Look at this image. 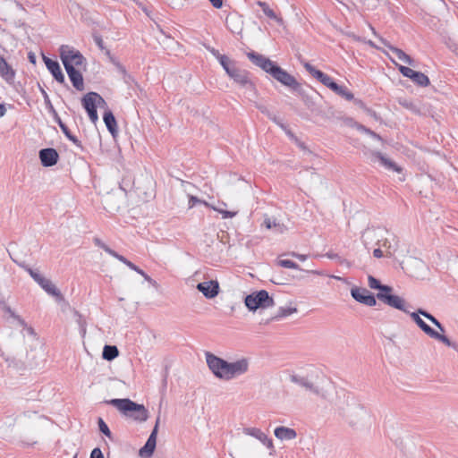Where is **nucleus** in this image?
I'll use <instances>...</instances> for the list:
<instances>
[{
  "instance_id": "1",
  "label": "nucleus",
  "mask_w": 458,
  "mask_h": 458,
  "mask_svg": "<svg viewBox=\"0 0 458 458\" xmlns=\"http://www.w3.org/2000/svg\"><path fill=\"white\" fill-rule=\"evenodd\" d=\"M206 361L216 377L226 381L244 375L250 367L249 360L246 358L229 362L210 352L206 353Z\"/></svg>"
},
{
  "instance_id": "2",
  "label": "nucleus",
  "mask_w": 458,
  "mask_h": 458,
  "mask_svg": "<svg viewBox=\"0 0 458 458\" xmlns=\"http://www.w3.org/2000/svg\"><path fill=\"white\" fill-rule=\"evenodd\" d=\"M410 316L411 319L416 323V325L430 338L435 339L438 342H441L445 345L451 347L454 351L458 352V344L452 342L447 336L443 334L438 333L431 327H429L421 318L423 316L427 319H428L434 326H436L440 332L445 333V329L443 325L432 314L428 312L423 309H418L415 312H411Z\"/></svg>"
},
{
  "instance_id": "3",
  "label": "nucleus",
  "mask_w": 458,
  "mask_h": 458,
  "mask_svg": "<svg viewBox=\"0 0 458 458\" xmlns=\"http://www.w3.org/2000/svg\"><path fill=\"white\" fill-rule=\"evenodd\" d=\"M106 403L115 407L124 416L139 422H144L148 419V411L143 404H139L129 398L111 399Z\"/></svg>"
},
{
  "instance_id": "4",
  "label": "nucleus",
  "mask_w": 458,
  "mask_h": 458,
  "mask_svg": "<svg viewBox=\"0 0 458 458\" xmlns=\"http://www.w3.org/2000/svg\"><path fill=\"white\" fill-rule=\"evenodd\" d=\"M344 417L348 424L354 428H363L370 420L369 411L359 403H348L344 411Z\"/></svg>"
},
{
  "instance_id": "5",
  "label": "nucleus",
  "mask_w": 458,
  "mask_h": 458,
  "mask_svg": "<svg viewBox=\"0 0 458 458\" xmlns=\"http://www.w3.org/2000/svg\"><path fill=\"white\" fill-rule=\"evenodd\" d=\"M241 88L245 89L251 98H256L258 91L247 70L240 68L237 64L226 73Z\"/></svg>"
},
{
  "instance_id": "6",
  "label": "nucleus",
  "mask_w": 458,
  "mask_h": 458,
  "mask_svg": "<svg viewBox=\"0 0 458 458\" xmlns=\"http://www.w3.org/2000/svg\"><path fill=\"white\" fill-rule=\"evenodd\" d=\"M276 81L280 82L282 85L289 88L293 92L299 95L303 94V89L301 84L297 81L294 76L287 72L285 70L281 68L276 63L274 67L268 72Z\"/></svg>"
},
{
  "instance_id": "7",
  "label": "nucleus",
  "mask_w": 458,
  "mask_h": 458,
  "mask_svg": "<svg viewBox=\"0 0 458 458\" xmlns=\"http://www.w3.org/2000/svg\"><path fill=\"white\" fill-rule=\"evenodd\" d=\"M244 304L250 311L258 309H267L275 305L274 299L269 296L267 291L260 290L248 294L244 299Z\"/></svg>"
},
{
  "instance_id": "8",
  "label": "nucleus",
  "mask_w": 458,
  "mask_h": 458,
  "mask_svg": "<svg viewBox=\"0 0 458 458\" xmlns=\"http://www.w3.org/2000/svg\"><path fill=\"white\" fill-rule=\"evenodd\" d=\"M60 57L64 65V62H68L72 67H81L86 64L85 57L80 51L70 48L68 46H62L60 47Z\"/></svg>"
},
{
  "instance_id": "9",
  "label": "nucleus",
  "mask_w": 458,
  "mask_h": 458,
  "mask_svg": "<svg viewBox=\"0 0 458 458\" xmlns=\"http://www.w3.org/2000/svg\"><path fill=\"white\" fill-rule=\"evenodd\" d=\"M391 61L397 66L398 71L403 76L411 79L416 85L420 87H427L430 84L428 77L423 72H417L410 67L398 64L393 59H391Z\"/></svg>"
},
{
  "instance_id": "10",
  "label": "nucleus",
  "mask_w": 458,
  "mask_h": 458,
  "mask_svg": "<svg viewBox=\"0 0 458 458\" xmlns=\"http://www.w3.org/2000/svg\"><path fill=\"white\" fill-rule=\"evenodd\" d=\"M377 298L392 308L402 310L405 313H410L409 310L406 309V302L404 299H403L400 296L394 295L391 293L385 292L377 293Z\"/></svg>"
},
{
  "instance_id": "11",
  "label": "nucleus",
  "mask_w": 458,
  "mask_h": 458,
  "mask_svg": "<svg viewBox=\"0 0 458 458\" xmlns=\"http://www.w3.org/2000/svg\"><path fill=\"white\" fill-rule=\"evenodd\" d=\"M351 295L356 301L369 307L377 304L376 297L366 288L354 286L351 289Z\"/></svg>"
},
{
  "instance_id": "12",
  "label": "nucleus",
  "mask_w": 458,
  "mask_h": 458,
  "mask_svg": "<svg viewBox=\"0 0 458 458\" xmlns=\"http://www.w3.org/2000/svg\"><path fill=\"white\" fill-rule=\"evenodd\" d=\"M159 418H157L154 428L152 429L148 438L145 445L140 449L139 454L142 458H150L156 449L157 445V436L158 432Z\"/></svg>"
},
{
  "instance_id": "13",
  "label": "nucleus",
  "mask_w": 458,
  "mask_h": 458,
  "mask_svg": "<svg viewBox=\"0 0 458 458\" xmlns=\"http://www.w3.org/2000/svg\"><path fill=\"white\" fill-rule=\"evenodd\" d=\"M247 56L253 64L261 68L267 73H268L276 64V62L255 51L248 52Z\"/></svg>"
},
{
  "instance_id": "14",
  "label": "nucleus",
  "mask_w": 458,
  "mask_h": 458,
  "mask_svg": "<svg viewBox=\"0 0 458 458\" xmlns=\"http://www.w3.org/2000/svg\"><path fill=\"white\" fill-rule=\"evenodd\" d=\"M38 157L41 165L45 167H50L57 164L59 160V154L56 149L53 148H42L38 152Z\"/></svg>"
},
{
  "instance_id": "15",
  "label": "nucleus",
  "mask_w": 458,
  "mask_h": 458,
  "mask_svg": "<svg viewBox=\"0 0 458 458\" xmlns=\"http://www.w3.org/2000/svg\"><path fill=\"white\" fill-rule=\"evenodd\" d=\"M64 69L68 74V77L72 84V86L77 90H83L84 89V82H83V76L80 70L74 68L72 66V64H69L68 62H64Z\"/></svg>"
},
{
  "instance_id": "16",
  "label": "nucleus",
  "mask_w": 458,
  "mask_h": 458,
  "mask_svg": "<svg viewBox=\"0 0 458 458\" xmlns=\"http://www.w3.org/2000/svg\"><path fill=\"white\" fill-rule=\"evenodd\" d=\"M106 104L105 99L98 93L93 91L85 94L81 98V105L86 111Z\"/></svg>"
},
{
  "instance_id": "17",
  "label": "nucleus",
  "mask_w": 458,
  "mask_h": 458,
  "mask_svg": "<svg viewBox=\"0 0 458 458\" xmlns=\"http://www.w3.org/2000/svg\"><path fill=\"white\" fill-rule=\"evenodd\" d=\"M243 432L246 435L251 436L259 440L267 449L270 450V454L275 452L273 440L269 438L261 429L257 428H245Z\"/></svg>"
},
{
  "instance_id": "18",
  "label": "nucleus",
  "mask_w": 458,
  "mask_h": 458,
  "mask_svg": "<svg viewBox=\"0 0 458 458\" xmlns=\"http://www.w3.org/2000/svg\"><path fill=\"white\" fill-rule=\"evenodd\" d=\"M43 61L55 80L59 83H64L65 79L59 63L56 60H53L46 55H43Z\"/></svg>"
},
{
  "instance_id": "19",
  "label": "nucleus",
  "mask_w": 458,
  "mask_h": 458,
  "mask_svg": "<svg viewBox=\"0 0 458 458\" xmlns=\"http://www.w3.org/2000/svg\"><path fill=\"white\" fill-rule=\"evenodd\" d=\"M370 161L372 163H375L378 161L381 165H383L386 169L394 171L397 173L402 172V168L395 164L394 161L390 160L389 158L386 157L381 152L379 151H372Z\"/></svg>"
},
{
  "instance_id": "20",
  "label": "nucleus",
  "mask_w": 458,
  "mask_h": 458,
  "mask_svg": "<svg viewBox=\"0 0 458 458\" xmlns=\"http://www.w3.org/2000/svg\"><path fill=\"white\" fill-rule=\"evenodd\" d=\"M197 289L208 299H213L219 293V284L214 280L199 283Z\"/></svg>"
},
{
  "instance_id": "21",
  "label": "nucleus",
  "mask_w": 458,
  "mask_h": 458,
  "mask_svg": "<svg viewBox=\"0 0 458 458\" xmlns=\"http://www.w3.org/2000/svg\"><path fill=\"white\" fill-rule=\"evenodd\" d=\"M377 244L386 249V255L392 257L399 248V239L392 234L391 238L377 239Z\"/></svg>"
},
{
  "instance_id": "22",
  "label": "nucleus",
  "mask_w": 458,
  "mask_h": 458,
  "mask_svg": "<svg viewBox=\"0 0 458 458\" xmlns=\"http://www.w3.org/2000/svg\"><path fill=\"white\" fill-rule=\"evenodd\" d=\"M303 66H304L305 70L312 77L317 79L318 81H320L326 87H327L329 85V83L333 81L332 77H330L327 73L323 72L322 71L316 69L313 65H311L308 62L303 63Z\"/></svg>"
},
{
  "instance_id": "23",
  "label": "nucleus",
  "mask_w": 458,
  "mask_h": 458,
  "mask_svg": "<svg viewBox=\"0 0 458 458\" xmlns=\"http://www.w3.org/2000/svg\"><path fill=\"white\" fill-rule=\"evenodd\" d=\"M103 121L106 126L107 131L113 137H115L118 133V127L116 119L110 109L105 111L103 115Z\"/></svg>"
},
{
  "instance_id": "24",
  "label": "nucleus",
  "mask_w": 458,
  "mask_h": 458,
  "mask_svg": "<svg viewBox=\"0 0 458 458\" xmlns=\"http://www.w3.org/2000/svg\"><path fill=\"white\" fill-rule=\"evenodd\" d=\"M274 434L281 441L293 440L297 437L295 429L284 426L276 428Z\"/></svg>"
},
{
  "instance_id": "25",
  "label": "nucleus",
  "mask_w": 458,
  "mask_h": 458,
  "mask_svg": "<svg viewBox=\"0 0 458 458\" xmlns=\"http://www.w3.org/2000/svg\"><path fill=\"white\" fill-rule=\"evenodd\" d=\"M291 381L317 395L319 394L318 388L315 386L307 377H301L299 375H292Z\"/></svg>"
},
{
  "instance_id": "26",
  "label": "nucleus",
  "mask_w": 458,
  "mask_h": 458,
  "mask_svg": "<svg viewBox=\"0 0 458 458\" xmlns=\"http://www.w3.org/2000/svg\"><path fill=\"white\" fill-rule=\"evenodd\" d=\"M0 76L7 82H11L14 80L15 72L12 66L6 62V60L0 55Z\"/></svg>"
},
{
  "instance_id": "27",
  "label": "nucleus",
  "mask_w": 458,
  "mask_h": 458,
  "mask_svg": "<svg viewBox=\"0 0 458 458\" xmlns=\"http://www.w3.org/2000/svg\"><path fill=\"white\" fill-rule=\"evenodd\" d=\"M384 44L386 47H387L389 48L390 51H392L393 54H394L396 55V57L399 60H401L402 62H403L411 66H415V60L412 57H411L409 55H407L404 51L390 45L389 43H386V41H384Z\"/></svg>"
},
{
  "instance_id": "28",
  "label": "nucleus",
  "mask_w": 458,
  "mask_h": 458,
  "mask_svg": "<svg viewBox=\"0 0 458 458\" xmlns=\"http://www.w3.org/2000/svg\"><path fill=\"white\" fill-rule=\"evenodd\" d=\"M38 284L49 295H52V296H55L57 298L62 297L60 291L55 287V284H52V282L49 279L42 276V278L38 283Z\"/></svg>"
},
{
  "instance_id": "29",
  "label": "nucleus",
  "mask_w": 458,
  "mask_h": 458,
  "mask_svg": "<svg viewBox=\"0 0 458 458\" xmlns=\"http://www.w3.org/2000/svg\"><path fill=\"white\" fill-rule=\"evenodd\" d=\"M263 225L267 229H273L277 233H283L287 230V227L279 222L276 218L266 216Z\"/></svg>"
},
{
  "instance_id": "30",
  "label": "nucleus",
  "mask_w": 458,
  "mask_h": 458,
  "mask_svg": "<svg viewBox=\"0 0 458 458\" xmlns=\"http://www.w3.org/2000/svg\"><path fill=\"white\" fill-rule=\"evenodd\" d=\"M368 282L369 286L371 289L378 290V293H392L393 291V288L391 286L381 284V282L373 276H369Z\"/></svg>"
},
{
  "instance_id": "31",
  "label": "nucleus",
  "mask_w": 458,
  "mask_h": 458,
  "mask_svg": "<svg viewBox=\"0 0 458 458\" xmlns=\"http://www.w3.org/2000/svg\"><path fill=\"white\" fill-rule=\"evenodd\" d=\"M119 355L118 348L115 345L106 344L103 349L102 357L106 360H113Z\"/></svg>"
},
{
  "instance_id": "32",
  "label": "nucleus",
  "mask_w": 458,
  "mask_h": 458,
  "mask_svg": "<svg viewBox=\"0 0 458 458\" xmlns=\"http://www.w3.org/2000/svg\"><path fill=\"white\" fill-rule=\"evenodd\" d=\"M256 4L262 9L264 14L268 18L276 20L277 21H282L281 19L277 18L276 13L269 7V5L266 2L258 0L256 1Z\"/></svg>"
},
{
  "instance_id": "33",
  "label": "nucleus",
  "mask_w": 458,
  "mask_h": 458,
  "mask_svg": "<svg viewBox=\"0 0 458 458\" xmlns=\"http://www.w3.org/2000/svg\"><path fill=\"white\" fill-rule=\"evenodd\" d=\"M59 127L62 130L63 133L65 135V137L69 140H71L77 147L82 148L81 140L71 132L70 129L67 127V125L64 123L63 124H61Z\"/></svg>"
},
{
  "instance_id": "34",
  "label": "nucleus",
  "mask_w": 458,
  "mask_h": 458,
  "mask_svg": "<svg viewBox=\"0 0 458 458\" xmlns=\"http://www.w3.org/2000/svg\"><path fill=\"white\" fill-rule=\"evenodd\" d=\"M217 61L227 73L237 63L234 60L230 59L227 55H222L217 58Z\"/></svg>"
},
{
  "instance_id": "35",
  "label": "nucleus",
  "mask_w": 458,
  "mask_h": 458,
  "mask_svg": "<svg viewBox=\"0 0 458 458\" xmlns=\"http://www.w3.org/2000/svg\"><path fill=\"white\" fill-rule=\"evenodd\" d=\"M124 265H126L129 268H131V270L137 272L139 275L142 276L144 277V279L149 283H152L154 282L152 280V278L148 275L146 274L141 268H140L139 267H137L135 264H133L131 261H130L129 259H126V261L123 263Z\"/></svg>"
},
{
  "instance_id": "36",
  "label": "nucleus",
  "mask_w": 458,
  "mask_h": 458,
  "mask_svg": "<svg viewBox=\"0 0 458 458\" xmlns=\"http://www.w3.org/2000/svg\"><path fill=\"white\" fill-rule=\"evenodd\" d=\"M295 312H297V309L296 308L280 307L278 311H277V314L276 316H274L272 318V319L279 320L280 318H285L287 316H290V315H292V314H293Z\"/></svg>"
},
{
  "instance_id": "37",
  "label": "nucleus",
  "mask_w": 458,
  "mask_h": 458,
  "mask_svg": "<svg viewBox=\"0 0 458 458\" xmlns=\"http://www.w3.org/2000/svg\"><path fill=\"white\" fill-rule=\"evenodd\" d=\"M21 267H22L26 272L29 273V275L33 278V280L36 282V283H38L40 281V279L42 278V275L35 270V269H32L31 267H30L28 265H26L25 263H17Z\"/></svg>"
},
{
  "instance_id": "38",
  "label": "nucleus",
  "mask_w": 458,
  "mask_h": 458,
  "mask_svg": "<svg viewBox=\"0 0 458 458\" xmlns=\"http://www.w3.org/2000/svg\"><path fill=\"white\" fill-rule=\"evenodd\" d=\"M379 236H381L379 234V229L369 228L365 231L363 234V242L365 244H367L369 241H372L375 238H378Z\"/></svg>"
},
{
  "instance_id": "39",
  "label": "nucleus",
  "mask_w": 458,
  "mask_h": 458,
  "mask_svg": "<svg viewBox=\"0 0 458 458\" xmlns=\"http://www.w3.org/2000/svg\"><path fill=\"white\" fill-rule=\"evenodd\" d=\"M98 429L102 434H104L109 439H113L112 432L110 431L107 424L104 421V420L102 418H98Z\"/></svg>"
},
{
  "instance_id": "40",
  "label": "nucleus",
  "mask_w": 458,
  "mask_h": 458,
  "mask_svg": "<svg viewBox=\"0 0 458 458\" xmlns=\"http://www.w3.org/2000/svg\"><path fill=\"white\" fill-rule=\"evenodd\" d=\"M335 94L349 101L354 98V95L351 91H349L347 88L344 86H340L339 90H337Z\"/></svg>"
},
{
  "instance_id": "41",
  "label": "nucleus",
  "mask_w": 458,
  "mask_h": 458,
  "mask_svg": "<svg viewBox=\"0 0 458 458\" xmlns=\"http://www.w3.org/2000/svg\"><path fill=\"white\" fill-rule=\"evenodd\" d=\"M1 305H2V309L8 314H10V316L13 318H15L21 325H24V320L22 318H21L20 316L16 315L13 310L12 309L5 304L4 301H1L0 302Z\"/></svg>"
},
{
  "instance_id": "42",
  "label": "nucleus",
  "mask_w": 458,
  "mask_h": 458,
  "mask_svg": "<svg viewBox=\"0 0 458 458\" xmlns=\"http://www.w3.org/2000/svg\"><path fill=\"white\" fill-rule=\"evenodd\" d=\"M358 130H359L360 132H364V133H366V134L369 135V136H370V137H372L373 139H376V140H380V141H382V140H383L382 137H381L379 134L376 133L375 131H373L372 130H370V129L367 128V127H366V126H364V125H359V126H358Z\"/></svg>"
},
{
  "instance_id": "43",
  "label": "nucleus",
  "mask_w": 458,
  "mask_h": 458,
  "mask_svg": "<svg viewBox=\"0 0 458 458\" xmlns=\"http://www.w3.org/2000/svg\"><path fill=\"white\" fill-rule=\"evenodd\" d=\"M278 265L285 268L301 269L297 263L290 259H279Z\"/></svg>"
},
{
  "instance_id": "44",
  "label": "nucleus",
  "mask_w": 458,
  "mask_h": 458,
  "mask_svg": "<svg viewBox=\"0 0 458 458\" xmlns=\"http://www.w3.org/2000/svg\"><path fill=\"white\" fill-rule=\"evenodd\" d=\"M40 91H41V94L43 96V98H44V102H45V105H46V108L47 109L48 112H54V106L52 105V102L49 98V96L48 94L47 93V91L44 89H40Z\"/></svg>"
},
{
  "instance_id": "45",
  "label": "nucleus",
  "mask_w": 458,
  "mask_h": 458,
  "mask_svg": "<svg viewBox=\"0 0 458 458\" xmlns=\"http://www.w3.org/2000/svg\"><path fill=\"white\" fill-rule=\"evenodd\" d=\"M197 204H204L206 206L208 205L205 200H201V199H199V198H197L195 196H190V198H189V208H191L194 206H196Z\"/></svg>"
},
{
  "instance_id": "46",
  "label": "nucleus",
  "mask_w": 458,
  "mask_h": 458,
  "mask_svg": "<svg viewBox=\"0 0 458 458\" xmlns=\"http://www.w3.org/2000/svg\"><path fill=\"white\" fill-rule=\"evenodd\" d=\"M106 253H108L112 257L117 259L122 263H124L126 261V259H127L124 256L120 255L119 253H117L115 250H112L111 248H108L106 250Z\"/></svg>"
},
{
  "instance_id": "47",
  "label": "nucleus",
  "mask_w": 458,
  "mask_h": 458,
  "mask_svg": "<svg viewBox=\"0 0 458 458\" xmlns=\"http://www.w3.org/2000/svg\"><path fill=\"white\" fill-rule=\"evenodd\" d=\"M92 38H93V40L95 42V44L101 49H105V47H104V41H103V38L102 37L98 34V33H94L92 35Z\"/></svg>"
},
{
  "instance_id": "48",
  "label": "nucleus",
  "mask_w": 458,
  "mask_h": 458,
  "mask_svg": "<svg viewBox=\"0 0 458 458\" xmlns=\"http://www.w3.org/2000/svg\"><path fill=\"white\" fill-rule=\"evenodd\" d=\"M86 112H87V114L89 115V120L93 123H96L98 122V108L88 110Z\"/></svg>"
},
{
  "instance_id": "49",
  "label": "nucleus",
  "mask_w": 458,
  "mask_h": 458,
  "mask_svg": "<svg viewBox=\"0 0 458 458\" xmlns=\"http://www.w3.org/2000/svg\"><path fill=\"white\" fill-rule=\"evenodd\" d=\"M218 212L222 215L223 218H232L237 215L236 211H228L220 209Z\"/></svg>"
},
{
  "instance_id": "50",
  "label": "nucleus",
  "mask_w": 458,
  "mask_h": 458,
  "mask_svg": "<svg viewBox=\"0 0 458 458\" xmlns=\"http://www.w3.org/2000/svg\"><path fill=\"white\" fill-rule=\"evenodd\" d=\"M89 458H105L104 454L99 447L94 448L91 453Z\"/></svg>"
},
{
  "instance_id": "51",
  "label": "nucleus",
  "mask_w": 458,
  "mask_h": 458,
  "mask_svg": "<svg viewBox=\"0 0 458 458\" xmlns=\"http://www.w3.org/2000/svg\"><path fill=\"white\" fill-rule=\"evenodd\" d=\"M94 243H95L98 247H99V248L103 249L106 252V250L109 248L106 243H104V242H103L100 239H98V238H95V239H94Z\"/></svg>"
},
{
  "instance_id": "52",
  "label": "nucleus",
  "mask_w": 458,
  "mask_h": 458,
  "mask_svg": "<svg viewBox=\"0 0 458 458\" xmlns=\"http://www.w3.org/2000/svg\"><path fill=\"white\" fill-rule=\"evenodd\" d=\"M206 48L216 59L222 55L217 49L212 47H207Z\"/></svg>"
},
{
  "instance_id": "53",
  "label": "nucleus",
  "mask_w": 458,
  "mask_h": 458,
  "mask_svg": "<svg viewBox=\"0 0 458 458\" xmlns=\"http://www.w3.org/2000/svg\"><path fill=\"white\" fill-rule=\"evenodd\" d=\"M49 113L52 114L54 120L57 123L59 126L64 123L55 109H54V112Z\"/></svg>"
},
{
  "instance_id": "54",
  "label": "nucleus",
  "mask_w": 458,
  "mask_h": 458,
  "mask_svg": "<svg viewBox=\"0 0 458 458\" xmlns=\"http://www.w3.org/2000/svg\"><path fill=\"white\" fill-rule=\"evenodd\" d=\"M288 255L293 257V258H296L298 259H300L301 261H304L307 259V255H304V254H299L297 252H290L288 253Z\"/></svg>"
},
{
  "instance_id": "55",
  "label": "nucleus",
  "mask_w": 458,
  "mask_h": 458,
  "mask_svg": "<svg viewBox=\"0 0 458 458\" xmlns=\"http://www.w3.org/2000/svg\"><path fill=\"white\" fill-rule=\"evenodd\" d=\"M213 7L220 9L223 6L224 0H209Z\"/></svg>"
},
{
  "instance_id": "56",
  "label": "nucleus",
  "mask_w": 458,
  "mask_h": 458,
  "mask_svg": "<svg viewBox=\"0 0 458 458\" xmlns=\"http://www.w3.org/2000/svg\"><path fill=\"white\" fill-rule=\"evenodd\" d=\"M340 85H338L334 80L329 83L327 86L328 89H330L335 93L339 90Z\"/></svg>"
},
{
  "instance_id": "57",
  "label": "nucleus",
  "mask_w": 458,
  "mask_h": 458,
  "mask_svg": "<svg viewBox=\"0 0 458 458\" xmlns=\"http://www.w3.org/2000/svg\"><path fill=\"white\" fill-rule=\"evenodd\" d=\"M383 251L381 250L380 248H377L373 250V256L377 259H380L383 257Z\"/></svg>"
},
{
  "instance_id": "58",
  "label": "nucleus",
  "mask_w": 458,
  "mask_h": 458,
  "mask_svg": "<svg viewBox=\"0 0 458 458\" xmlns=\"http://www.w3.org/2000/svg\"><path fill=\"white\" fill-rule=\"evenodd\" d=\"M28 59L30 61V63L33 64H36V62H37V58H36V55L33 52H30L28 54Z\"/></svg>"
},
{
  "instance_id": "59",
  "label": "nucleus",
  "mask_w": 458,
  "mask_h": 458,
  "mask_svg": "<svg viewBox=\"0 0 458 458\" xmlns=\"http://www.w3.org/2000/svg\"><path fill=\"white\" fill-rule=\"evenodd\" d=\"M273 122H275L276 124H278L281 128L285 129L284 125L276 118V116L272 114L271 117H269Z\"/></svg>"
},
{
  "instance_id": "60",
  "label": "nucleus",
  "mask_w": 458,
  "mask_h": 458,
  "mask_svg": "<svg viewBox=\"0 0 458 458\" xmlns=\"http://www.w3.org/2000/svg\"><path fill=\"white\" fill-rule=\"evenodd\" d=\"M6 113V108L4 104H0V117H3Z\"/></svg>"
},
{
  "instance_id": "61",
  "label": "nucleus",
  "mask_w": 458,
  "mask_h": 458,
  "mask_svg": "<svg viewBox=\"0 0 458 458\" xmlns=\"http://www.w3.org/2000/svg\"><path fill=\"white\" fill-rule=\"evenodd\" d=\"M258 109L263 114L265 113V111L267 109L266 106H257Z\"/></svg>"
},
{
  "instance_id": "62",
  "label": "nucleus",
  "mask_w": 458,
  "mask_h": 458,
  "mask_svg": "<svg viewBox=\"0 0 458 458\" xmlns=\"http://www.w3.org/2000/svg\"><path fill=\"white\" fill-rule=\"evenodd\" d=\"M347 35H348L349 37H351V38H354V39H356V40H358V39H359V38H358L355 34H353V33H348Z\"/></svg>"
},
{
  "instance_id": "63",
  "label": "nucleus",
  "mask_w": 458,
  "mask_h": 458,
  "mask_svg": "<svg viewBox=\"0 0 458 458\" xmlns=\"http://www.w3.org/2000/svg\"><path fill=\"white\" fill-rule=\"evenodd\" d=\"M264 114H265L268 118H269V117H271V114H272V113H270V112L268 111V109H267V110L265 111V113H264Z\"/></svg>"
},
{
  "instance_id": "64",
  "label": "nucleus",
  "mask_w": 458,
  "mask_h": 458,
  "mask_svg": "<svg viewBox=\"0 0 458 458\" xmlns=\"http://www.w3.org/2000/svg\"><path fill=\"white\" fill-rule=\"evenodd\" d=\"M106 55H110V51H109V50H106Z\"/></svg>"
}]
</instances>
